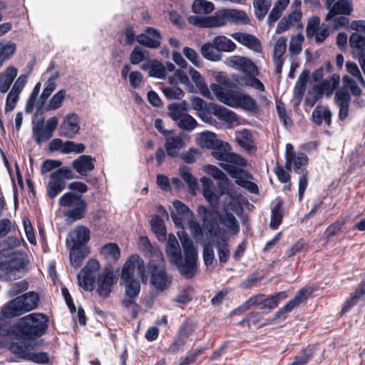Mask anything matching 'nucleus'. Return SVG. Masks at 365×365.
Here are the masks:
<instances>
[{
  "instance_id": "10",
  "label": "nucleus",
  "mask_w": 365,
  "mask_h": 365,
  "mask_svg": "<svg viewBox=\"0 0 365 365\" xmlns=\"http://www.w3.org/2000/svg\"><path fill=\"white\" fill-rule=\"evenodd\" d=\"M57 78V73L53 74L49 77V78L44 84V88L38 98V96L41 91V83L38 82L35 85L26 105V113H31L34 107H36L38 110L41 108V107L46 103V100L56 89V80Z\"/></svg>"
},
{
  "instance_id": "31",
  "label": "nucleus",
  "mask_w": 365,
  "mask_h": 365,
  "mask_svg": "<svg viewBox=\"0 0 365 365\" xmlns=\"http://www.w3.org/2000/svg\"><path fill=\"white\" fill-rule=\"evenodd\" d=\"M95 158L91 155H83L72 163L73 168L81 175H87L94 169Z\"/></svg>"
},
{
  "instance_id": "35",
  "label": "nucleus",
  "mask_w": 365,
  "mask_h": 365,
  "mask_svg": "<svg viewBox=\"0 0 365 365\" xmlns=\"http://www.w3.org/2000/svg\"><path fill=\"white\" fill-rule=\"evenodd\" d=\"M216 133L212 131H203L197 134L195 143L201 148L212 149L220 142Z\"/></svg>"
},
{
  "instance_id": "33",
  "label": "nucleus",
  "mask_w": 365,
  "mask_h": 365,
  "mask_svg": "<svg viewBox=\"0 0 365 365\" xmlns=\"http://www.w3.org/2000/svg\"><path fill=\"white\" fill-rule=\"evenodd\" d=\"M28 340L21 343H12L9 346L10 350L20 357V354L18 351H25L30 349L31 352H34V350L42 346V340L38 339V336H27Z\"/></svg>"
},
{
  "instance_id": "40",
  "label": "nucleus",
  "mask_w": 365,
  "mask_h": 365,
  "mask_svg": "<svg viewBox=\"0 0 365 365\" xmlns=\"http://www.w3.org/2000/svg\"><path fill=\"white\" fill-rule=\"evenodd\" d=\"M289 0H277L275 2L267 18V23L269 25H272L281 17L283 11L289 5Z\"/></svg>"
},
{
  "instance_id": "3",
  "label": "nucleus",
  "mask_w": 365,
  "mask_h": 365,
  "mask_svg": "<svg viewBox=\"0 0 365 365\" xmlns=\"http://www.w3.org/2000/svg\"><path fill=\"white\" fill-rule=\"evenodd\" d=\"M192 108L196 111L197 116L205 123L212 125H217V120L212 115L229 127L237 126L240 124L237 115L232 110L216 103H206L199 97L191 99Z\"/></svg>"
},
{
  "instance_id": "27",
  "label": "nucleus",
  "mask_w": 365,
  "mask_h": 365,
  "mask_svg": "<svg viewBox=\"0 0 365 365\" xmlns=\"http://www.w3.org/2000/svg\"><path fill=\"white\" fill-rule=\"evenodd\" d=\"M160 34L152 27H148L145 34L138 35L137 41L146 47L155 48L160 45Z\"/></svg>"
},
{
  "instance_id": "23",
  "label": "nucleus",
  "mask_w": 365,
  "mask_h": 365,
  "mask_svg": "<svg viewBox=\"0 0 365 365\" xmlns=\"http://www.w3.org/2000/svg\"><path fill=\"white\" fill-rule=\"evenodd\" d=\"M287 297V295L285 292H278L272 297L264 299L263 302H261L259 299V296H255L251 297L249 300H247L241 307L240 309H246L250 307L251 305H255L258 304H262V309H274L277 307L279 302L282 299H284Z\"/></svg>"
},
{
  "instance_id": "15",
  "label": "nucleus",
  "mask_w": 365,
  "mask_h": 365,
  "mask_svg": "<svg viewBox=\"0 0 365 365\" xmlns=\"http://www.w3.org/2000/svg\"><path fill=\"white\" fill-rule=\"evenodd\" d=\"M27 261L21 253H14L9 262L0 261V270L6 271L10 280L20 278L24 273Z\"/></svg>"
},
{
  "instance_id": "16",
  "label": "nucleus",
  "mask_w": 365,
  "mask_h": 365,
  "mask_svg": "<svg viewBox=\"0 0 365 365\" xmlns=\"http://www.w3.org/2000/svg\"><path fill=\"white\" fill-rule=\"evenodd\" d=\"M99 269L100 264L96 259H89L85 267L78 274L79 286L86 291L93 290L94 279Z\"/></svg>"
},
{
  "instance_id": "14",
  "label": "nucleus",
  "mask_w": 365,
  "mask_h": 365,
  "mask_svg": "<svg viewBox=\"0 0 365 365\" xmlns=\"http://www.w3.org/2000/svg\"><path fill=\"white\" fill-rule=\"evenodd\" d=\"M145 277L143 260L136 255H131L123 267L121 279L143 280Z\"/></svg>"
},
{
  "instance_id": "19",
  "label": "nucleus",
  "mask_w": 365,
  "mask_h": 365,
  "mask_svg": "<svg viewBox=\"0 0 365 365\" xmlns=\"http://www.w3.org/2000/svg\"><path fill=\"white\" fill-rule=\"evenodd\" d=\"M117 282V278L110 269H104L97 279L96 291L103 298H107L112 291V287Z\"/></svg>"
},
{
  "instance_id": "58",
  "label": "nucleus",
  "mask_w": 365,
  "mask_h": 365,
  "mask_svg": "<svg viewBox=\"0 0 365 365\" xmlns=\"http://www.w3.org/2000/svg\"><path fill=\"white\" fill-rule=\"evenodd\" d=\"M309 77V72L304 71L299 76L294 88V94L301 100L304 94L306 84Z\"/></svg>"
},
{
  "instance_id": "60",
  "label": "nucleus",
  "mask_w": 365,
  "mask_h": 365,
  "mask_svg": "<svg viewBox=\"0 0 365 365\" xmlns=\"http://www.w3.org/2000/svg\"><path fill=\"white\" fill-rule=\"evenodd\" d=\"M189 74L196 86L200 90L202 95L206 96L208 93V88L205 83L204 78L200 73L192 68H189Z\"/></svg>"
},
{
  "instance_id": "11",
  "label": "nucleus",
  "mask_w": 365,
  "mask_h": 365,
  "mask_svg": "<svg viewBox=\"0 0 365 365\" xmlns=\"http://www.w3.org/2000/svg\"><path fill=\"white\" fill-rule=\"evenodd\" d=\"M284 158L286 169L294 170L298 174L307 172L305 168L309 163L307 155L302 152H296L291 143L286 145Z\"/></svg>"
},
{
  "instance_id": "44",
  "label": "nucleus",
  "mask_w": 365,
  "mask_h": 365,
  "mask_svg": "<svg viewBox=\"0 0 365 365\" xmlns=\"http://www.w3.org/2000/svg\"><path fill=\"white\" fill-rule=\"evenodd\" d=\"M211 150H212V155L213 158L217 160L224 162L229 152L231 151L232 147L230 143L220 140L219 143Z\"/></svg>"
},
{
  "instance_id": "13",
  "label": "nucleus",
  "mask_w": 365,
  "mask_h": 365,
  "mask_svg": "<svg viewBox=\"0 0 365 365\" xmlns=\"http://www.w3.org/2000/svg\"><path fill=\"white\" fill-rule=\"evenodd\" d=\"M197 214L202 221L205 235L215 239V241L221 239L223 235L220 232L219 225L214 217L213 212L204 205H200L197 208Z\"/></svg>"
},
{
  "instance_id": "6",
  "label": "nucleus",
  "mask_w": 365,
  "mask_h": 365,
  "mask_svg": "<svg viewBox=\"0 0 365 365\" xmlns=\"http://www.w3.org/2000/svg\"><path fill=\"white\" fill-rule=\"evenodd\" d=\"M38 300L36 293L34 292H27L6 304L2 309L1 314L7 318L20 316L36 309Z\"/></svg>"
},
{
  "instance_id": "43",
  "label": "nucleus",
  "mask_w": 365,
  "mask_h": 365,
  "mask_svg": "<svg viewBox=\"0 0 365 365\" xmlns=\"http://www.w3.org/2000/svg\"><path fill=\"white\" fill-rule=\"evenodd\" d=\"M213 44L222 52H232L236 48L235 43L225 36H217L212 40Z\"/></svg>"
},
{
  "instance_id": "61",
  "label": "nucleus",
  "mask_w": 365,
  "mask_h": 365,
  "mask_svg": "<svg viewBox=\"0 0 365 365\" xmlns=\"http://www.w3.org/2000/svg\"><path fill=\"white\" fill-rule=\"evenodd\" d=\"M223 163L227 165H233L236 168L245 167L247 165L245 158L231 151L229 152Z\"/></svg>"
},
{
  "instance_id": "25",
  "label": "nucleus",
  "mask_w": 365,
  "mask_h": 365,
  "mask_svg": "<svg viewBox=\"0 0 365 365\" xmlns=\"http://www.w3.org/2000/svg\"><path fill=\"white\" fill-rule=\"evenodd\" d=\"M173 207L175 212L171 213V217L176 226L182 227L184 221L194 218L193 212L182 202L179 200L174 201Z\"/></svg>"
},
{
  "instance_id": "48",
  "label": "nucleus",
  "mask_w": 365,
  "mask_h": 365,
  "mask_svg": "<svg viewBox=\"0 0 365 365\" xmlns=\"http://www.w3.org/2000/svg\"><path fill=\"white\" fill-rule=\"evenodd\" d=\"M30 349L25 351H18L20 354V357L30 360L35 363L46 364L48 362L49 359L46 352H31Z\"/></svg>"
},
{
  "instance_id": "47",
  "label": "nucleus",
  "mask_w": 365,
  "mask_h": 365,
  "mask_svg": "<svg viewBox=\"0 0 365 365\" xmlns=\"http://www.w3.org/2000/svg\"><path fill=\"white\" fill-rule=\"evenodd\" d=\"M214 9V4L207 0H195L192 4V11L196 14H209Z\"/></svg>"
},
{
  "instance_id": "5",
  "label": "nucleus",
  "mask_w": 365,
  "mask_h": 365,
  "mask_svg": "<svg viewBox=\"0 0 365 365\" xmlns=\"http://www.w3.org/2000/svg\"><path fill=\"white\" fill-rule=\"evenodd\" d=\"M210 89L220 102L230 107L242 108L252 111L257 108L256 101L248 95L237 91H227L217 83H212L210 86Z\"/></svg>"
},
{
  "instance_id": "41",
  "label": "nucleus",
  "mask_w": 365,
  "mask_h": 365,
  "mask_svg": "<svg viewBox=\"0 0 365 365\" xmlns=\"http://www.w3.org/2000/svg\"><path fill=\"white\" fill-rule=\"evenodd\" d=\"M70 250V260L76 267L81 265L83 259L87 256L88 252L86 247H68Z\"/></svg>"
},
{
  "instance_id": "8",
  "label": "nucleus",
  "mask_w": 365,
  "mask_h": 365,
  "mask_svg": "<svg viewBox=\"0 0 365 365\" xmlns=\"http://www.w3.org/2000/svg\"><path fill=\"white\" fill-rule=\"evenodd\" d=\"M222 205L223 213L220 215V222L226 227L230 233L235 235L240 231V224L236 217L229 211L240 214L242 207L233 194L226 196L222 201Z\"/></svg>"
},
{
  "instance_id": "51",
  "label": "nucleus",
  "mask_w": 365,
  "mask_h": 365,
  "mask_svg": "<svg viewBox=\"0 0 365 365\" xmlns=\"http://www.w3.org/2000/svg\"><path fill=\"white\" fill-rule=\"evenodd\" d=\"M179 173L181 178L184 180V181L187 183L188 187L192 190L195 191L197 189V180L194 175L191 173L190 169L185 166H181L179 168Z\"/></svg>"
},
{
  "instance_id": "52",
  "label": "nucleus",
  "mask_w": 365,
  "mask_h": 365,
  "mask_svg": "<svg viewBox=\"0 0 365 365\" xmlns=\"http://www.w3.org/2000/svg\"><path fill=\"white\" fill-rule=\"evenodd\" d=\"M349 44L354 53H365V36L359 33H353L349 38Z\"/></svg>"
},
{
  "instance_id": "17",
  "label": "nucleus",
  "mask_w": 365,
  "mask_h": 365,
  "mask_svg": "<svg viewBox=\"0 0 365 365\" xmlns=\"http://www.w3.org/2000/svg\"><path fill=\"white\" fill-rule=\"evenodd\" d=\"M149 267L151 273V284L157 289L163 291L167 289L170 282L165 269V261L163 262H150Z\"/></svg>"
},
{
  "instance_id": "34",
  "label": "nucleus",
  "mask_w": 365,
  "mask_h": 365,
  "mask_svg": "<svg viewBox=\"0 0 365 365\" xmlns=\"http://www.w3.org/2000/svg\"><path fill=\"white\" fill-rule=\"evenodd\" d=\"M138 245L140 250L150 254V262H164L163 252L158 247L152 246L147 237H140L138 240Z\"/></svg>"
},
{
  "instance_id": "18",
  "label": "nucleus",
  "mask_w": 365,
  "mask_h": 365,
  "mask_svg": "<svg viewBox=\"0 0 365 365\" xmlns=\"http://www.w3.org/2000/svg\"><path fill=\"white\" fill-rule=\"evenodd\" d=\"M225 65L239 70L247 75H258V69L255 64L249 58L240 56H232L225 61Z\"/></svg>"
},
{
  "instance_id": "29",
  "label": "nucleus",
  "mask_w": 365,
  "mask_h": 365,
  "mask_svg": "<svg viewBox=\"0 0 365 365\" xmlns=\"http://www.w3.org/2000/svg\"><path fill=\"white\" fill-rule=\"evenodd\" d=\"M185 137L184 133H180L179 135L168 137L165 139V148L170 157L176 158L179 155L180 150L185 146Z\"/></svg>"
},
{
  "instance_id": "22",
  "label": "nucleus",
  "mask_w": 365,
  "mask_h": 365,
  "mask_svg": "<svg viewBox=\"0 0 365 365\" xmlns=\"http://www.w3.org/2000/svg\"><path fill=\"white\" fill-rule=\"evenodd\" d=\"M90 240V230L84 226H77L71 230L66 239L67 247H85Z\"/></svg>"
},
{
  "instance_id": "39",
  "label": "nucleus",
  "mask_w": 365,
  "mask_h": 365,
  "mask_svg": "<svg viewBox=\"0 0 365 365\" xmlns=\"http://www.w3.org/2000/svg\"><path fill=\"white\" fill-rule=\"evenodd\" d=\"M101 255L110 263L115 262L120 256V250L115 243H108L102 247Z\"/></svg>"
},
{
  "instance_id": "20",
  "label": "nucleus",
  "mask_w": 365,
  "mask_h": 365,
  "mask_svg": "<svg viewBox=\"0 0 365 365\" xmlns=\"http://www.w3.org/2000/svg\"><path fill=\"white\" fill-rule=\"evenodd\" d=\"M80 130L79 118L75 113H70L64 116L59 127V135L63 137L71 138Z\"/></svg>"
},
{
  "instance_id": "30",
  "label": "nucleus",
  "mask_w": 365,
  "mask_h": 365,
  "mask_svg": "<svg viewBox=\"0 0 365 365\" xmlns=\"http://www.w3.org/2000/svg\"><path fill=\"white\" fill-rule=\"evenodd\" d=\"M235 140L237 144L250 153L256 152L253 135L250 131L247 129L237 130L235 132Z\"/></svg>"
},
{
  "instance_id": "45",
  "label": "nucleus",
  "mask_w": 365,
  "mask_h": 365,
  "mask_svg": "<svg viewBox=\"0 0 365 365\" xmlns=\"http://www.w3.org/2000/svg\"><path fill=\"white\" fill-rule=\"evenodd\" d=\"M215 245L217 249V254L220 262H226L230 257V250L227 238L222 235L221 239L215 241Z\"/></svg>"
},
{
  "instance_id": "1",
  "label": "nucleus",
  "mask_w": 365,
  "mask_h": 365,
  "mask_svg": "<svg viewBox=\"0 0 365 365\" xmlns=\"http://www.w3.org/2000/svg\"><path fill=\"white\" fill-rule=\"evenodd\" d=\"M178 236L182 246L184 258L182 257L179 242L173 234L168 236L165 252L170 263L176 266L182 276L190 278L197 272V251L192 240L183 230L178 232Z\"/></svg>"
},
{
  "instance_id": "2",
  "label": "nucleus",
  "mask_w": 365,
  "mask_h": 365,
  "mask_svg": "<svg viewBox=\"0 0 365 365\" xmlns=\"http://www.w3.org/2000/svg\"><path fill=\"white\" fill-rule=\"evenodd\" d=\"M204 171L219 181L217 183L218 190L212 180L207 177H202L200 182L202 184V192L205 199L212 208H217L220 204V197L225 195H232L229 188L230 180L226 175L217 167L213 165L205 166Z\"/></svg>"
},
{
  "instance_id": "37",
  "label": "nucleus",
  "mask_w": 365,
  "mask_h": 365,
  "mask_svg": "<svg viewBox=\"0 0 365 365\" xmlns=\"http://www.w3.org/2000/svg\"><path fill=\"white\" fill-rule=\"evenodd\" d=\"M309 294L310 292L307 289L299 290L293 299L287 302L276 313V317H279L282 314L290 312L293 309L304 301Z\"/></svg>"
},
{
  "instance_id": "63",
  "label": "nucleus",
  "mask_w": 365,
  "mask_h": 365,
  "mask_svg": "<svg viewBox=\"0 0 365 365\" xmlns=\"http://www.w3.org/2000/svg\"><path fill=\"white\" fill-rule=\"evenodd\" d=\"M304 37L302 34L292 36L289 50L292 56L298 55L302 51V45Z\"/></svg>"
},
{
  "instance_id": "49",
  "label": "nucleus",
  "mask_w": 365,
  "mask_h": 365,
  "mask_svg": "<svg viewBox=\"0 0 365 365\" xmlns=\"http://www.w3.org/2000/svg\"><path fill=\"white\" fill-rule=\"evenodd\" d=\"M66 98V91L64 89H61L56 93L46 106V110L48 111L56 110L60 108Z\"/></svg>"
},
{
  "instance_id": "64",
  "label": "nucleus",
  "mask_w": 365,
  "mask_h": 365,
  "mask_svg": "<svg viewBox=\"0 0 365 365\" xmlns=\"http://www.w3.org/2000/svg\"><path fill=\"white\" fill-rule=\"evenodd\" d=\"M176 123L180 128L188 131L194 130L197 126L196 120L188 113H186V115Z\"/></svg>"
},
{
  "instance_id": "46",
  "label": "nucleus",
  "mask_w": 365,
  "mask_h": 365,
  "mask_svg": "<svg viewBox=\"0 0 365 365\" xmlns=\"http://www.w3.org/2000/svg\"><path fill=\"white\" fill-rule=\"evenodd\" d=\"M365 295V282H361L357 287L356 291L351 294L343 307V312H347L351 307L355 305L358 301Z\"/></svg>"
},
{
  "instance_id": "50",
  "label": "nucleus",
  "mask_w": 365,
  "mask_h": 365,
  "mask_svg": "<svg viewBox=\"0 0 365 365\" xmlns=\"http://www.w3.org/2000/svg\"><path fill=\"white\" fill-rule=\"evenodd\" d=\"M227 23V19L225 9L217 11L214 15L207 16V28L223 26Z\"/></svg>"
},
{
  "instance_id": "59",
  "label": "nucleus",
  "mask_w": 365,
  "mask_h": 365,
  "mask_svg": "<svg viewBox=\"0 0 365 365\" xmlns=\"http://www.w3.org/2000/svg\"><path fill=\"white\" fill-rule=\"evenodd\" d=\"M125 294L129 298L135 297L140 292V284L137 279H122Z\"/></svg>"
},
{
  "instance_id": "38",
  "label": "nucleus",
  "mask_w": 365,
  "mask_h": 365,
  "mask_svg": "<svg viewBox=\"0 0 365 365\" xmlns=\"http://www.w3.org/2000/svg\"><path fill=\"white\" fill-rule=\"evenodd\" d=\"M201 53L203 57L211 61H219L222 58V53L213 44V41L204 43L201 46Z\"/></svg>"
},
{
  "instance_id": "56",
  "label": "nucleus",
  "mask_w": 365,
  "mask_h": 365,
  "mask_svg": "<svg viewBox=\"0 0 365 365\" xmlns=\"http://www.w3.org/2000/svg\"><path fill=\"white\" fill-rule=\"evenodd\" d=\"M331 113L328 108L317 107L313 110L312 119L317 124H321L324 120L329 125L331 122Z\"/></svg>"
},
{
  "instance_id": "4",
  "label": "nucleus",
  "mask_w": 365,
  "mask_h": 365,
  "mask_svg": "<svg viewBox=\"0 0 365 365\" xmlns=\"http://www.w3.org/2000/svg\"><path fill=\"white\" fill-rule=\"evenodd\" d=\"M61 165L60 160L48 159L43 162L41 168L43 175L58 168L51 174L47 185V193L51 198L56 197L65 189L66 180L74 178V173L71 169L68 167L61 168Z\"/></svg>"
},
{
  "instance_id": "21",
  "label": "nucleus",
  "mask_w": 365,
  "mask_h": 365,
  "mask_svg": "<svg viewBox=\"0 0 365 365\" xmlns=\"http://www.w3.org/2000/svg\"><path fill=\"white\" fill-rule=\"evenodd\" d=\"M302 11H291L288 15L284 16L278 23L275 33L277 34L284 33L291 28L297 27L302 29Z\"/></svg>"
},
{
  "instance_id": "28",
  "label": "nucleus",
  "mask_w": 365,
  "mask_h": 365,
  "mask_svg": "<svg viewBox=\"0 0 365 365\" xmlns=\"http://www.w3.org/2000/svg\"><path fill=\"white\" fill-rule=\"evenodd\" d=\"M220 166L223 170H225L232 178H235V182L242 187L246 185L247 182L252 179V175L250 173L242 170H239L233 165L220 163Z\"/></svg>"
},
{
  "instance_id": "55",
  "label": "nucleus",
  "mask_w": 365,
  "mask_h": 365,
  "mask_svg": "<svg viewBox=\"0 0 365 365\" xmlns=\"http://www.w3.org/2000/svg\"><path fill=\"white\" fill-rule=\"evenodd\" d=\"M152 230L155 234L159 241H164L166 238V229L163 221L158 216L152 218L150 221Z\"/></svg>"
},
{
  "instance_id": "54",
  "label": "nucleus",
  "mask_w": 365,
  "mask_h": 365,
  "mask_svg": "<svg viewBox=\"0 0 365 365\" xmlns=\"http://www.w3.org/2000/svg\"><path fill=\"white\" fill-rule=\"evenodd\" d=\"M186 113H187V110L185 104L173 103L168 106V115L176 123L186 115Z\"/></svg>"
},
{
  "instance_id": "9",
  "label": "nucleus",
  "mask_w": 365,
  "mask_h": 365,
  "mask_svg": "<svg viewBox=\"0 0 365 365\" xmlns=\"http://www.w3.org/2000/svg\"><path fill=\"white\" fill-rule=\"evenodd\" d=\"M48 319L40 313H32L22 317L19 328L24 336H41L48 328Z\"/></svg>"
},
{
  "instance_id": "32",
  "label": "nucleus",
  "mask_w": 365,
  "mask_h": 365,
  "mask_svg": "<svg viewBox=\"0 0 365 365\" xmlns=\"http://www.w3.org/2000/svg\"><path fill=\"white\" fill-rule=\"evenodd\" d=\"M232 37L243 46L255 52L261 51L262 46L260 41L253 35L246 33L236 32L232 34Z\"/></svg>"
},
{
  "instance_id": "57",
  "label": "nucleus",
  "mask_w": 365,
  "mask_h": 365,
  "mask_svg": "<svg viewBox=\"0 0 365 365\" xmlns=\"http://www.w3.org/2000/svg\"><path fill=\"white\" fill-rule=\"evenodd\" d=\"M339 76L336 74H334L329 78L323 81L320 85L323 88L324 93H325L328 97L331 96L334 91L339 86Z\"/></svg>"
},
{
  "instance_id": "12",
  "label": "nucleus",
  "mask_w": 365,
  "mask_h": 365,
  "mask_svg": "<svg viewBox=\"0 0 365 365\" xmlns=\"http://www.w3.org/2000/svg\"><path fill=\"white\" fill-rule=\"evenodd\" d=\"M58 118L56 116L48 118L45 122L43 120H38L32 129L36 142L41 144L51 138L58 126Z\"/></svg>"
},
{
  "instance_id": "62",
  "label": "nucleus",
  "mask_w": 365,
  "mask_h": 365,
  "mask_svg": "<svg viewBox=\"0 0 365 365\" xmlns=\"http://www.w3.org/2000/svg\"><path fill=\"white\" fill-rule=\"evenodd\" d=\"M324 94L323 88L320 83L313 86L306 97V102L310 106H313L314 103L322 97Z\"/></svg>"
},
{
  "instance_id": "26",
  "label": "nucleus",
  "mask_w": 365,
  "mask_h": 365,
  "mask_svg": "<svg viewBox=\"0 0 365 365\" xmlns=\"http://www.w3.org/2000/svg\"><path fill=\"white\" fill-rule=\"evenodd\" d=\"M353 11L352 0H337L329 10L325 21H329L338 15H351Z\"/></svg>"
},
{
  "instance_id": "42",
  "label": "nucleus",
  "mask_w": 365,
  "mask_h": 365,
  "mask_svg": "<svg viewBox=\"0 0 365 365\" xmlns=\"http://www.w3.org/2000/svg\"><path fill=\"white\" fill-rule=\"evenodd\" d=\"M227 22L235 24H247L249 23V17L247 14L242 11L237 9H225Z\"/></svg>"
},
{
  "instance_id": "36",
  "label": "nucleus",
  "mask_w": 365,
  "mask_h": 365,
  "mask_svg": "<svg viewBox=\"0 0 365 365\" xmlns=\"http://www.w3.org/2000/svg\"><path fill=\"white\" fill-rule=\"evenodd\" d=\"M18 74V69L13 66L7 67L4 71L0 73V91L2 93H6L14 80L16 78Z\"/></svg>"
},
{
  "instance_id": "53",
  "label": "nucleus",
  "mask_w": 365,
  "mask_h": 365,
  "mask_svg": "<svg viewBox=\"0 0 365 365\" xmlns=\"http://www.w3.org/2000/svg\"><path fill=\"white\" fill-rule=\"evenodd\" d=\"M149 58L148 51L140 47L135 46L131 51L129 57L130 63L138 65Z\"/></svg>"
},
{
  "instance_id": "7",
  "label": "nucleus",
  "mask_w": 365,
  "mask_h": 365,
  "mask_svg": "<svg viewBox=\"0 0 365 365\" xmlns=\"http://www.w3.org/2000/svg\"><path fill=\"white\" fill-rule=\"evenodd\" d=\"M60 206L68 208L64 213L66 220L73 222L82 219L87 207L86 202L73 192L64 193L58 200Z\"/></svg>"
},
{
  "instance_id": "24",
  "label": "nucleus",
  "mask_w": 365,
  "mask_h": 365,
  "mask_svg": "<svg viewBox=\"0 0 365 365\" xmlns=\"http://www.w3.org/2000/svg\"><path fill=\"white\" fill-rule=\"evenodd\" d=\"M49 147L51 150H59L64 154L71 153H82L85 150V145L82 143H76L73 141L64 142L60 138L53 139L50 143Z\"/></svg>"
}]
</instances>
